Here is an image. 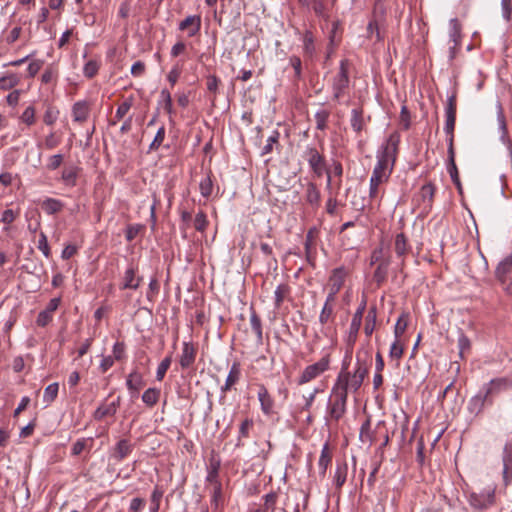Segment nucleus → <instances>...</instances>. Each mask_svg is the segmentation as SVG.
<instances>
[{
	"label": "nucleus",
	"instance_id": "obj_10",
	"mask_svg": "<svg viewBox=\"0 0 512 512\" xmlns=\"http://www.w3.org/2000/svg\"><path fill=\"white\" fill-rule=\"evenodd\" d=\"M133 444L127 439H121L111 450L110 459L119 463L128 457L133 451Z\"/></svg>",
	"mask_w": 512,
	"mask_h": 512
},
{
	"label": "nucleus",
	"instance_id": "obj_44",
	"mask_svg": "<svg viewBox=\"0 0 512 512\" xmlns=\"http://www.w3.org/2000/svg\"><path fill=\"white\" fill-rule=\"evenodd\" d=\"M330 113L327 110H319L315 114L316 128L318 130H325Z\"/></svg>",
	"mask_w": 512,
	"mask_h": 512
},
{
	"label": "nucleus",
	"instance_id": "obj_9",
	"mask_svg": "<svg viewBox=\"0 0 512 512\" xmlns=\"http://www.w3.org/2000/svg\"><path fill=\"white\" fill-rule=\"evenodd\" d=\"M305 158L316 176L321 177L325 171L324 157L317 151L316 148L307 147L305 150Z\"/></svg>",
	"mask_w": 512,
	"mask_h": 512
},
{
	"label": "nucleus",
	"instance_id": "obj_3",
	"mask_svg": "<svg viewBox=\"0 0 512 512\" xmlns=\"http://www.w3.org/2000/svg\"><path fill=\"white\" fill-rule=\"evenodd\" d=\"M349 61L343 59L340 62L339 71L331 80V88L334 100H339L344 96L346 89L349 87Z\"/></svg>",
	"mask_w": 512,
	"mask_h": 512
},
{
	"label": "nucleus",
	"instance_id": "obj_64",
	"mask_svg": "<svg viewBox=\"0 0 512 512\" xmlns=\"http://www.w3.org/2000/svg\"><path fill=\"white\" fill-rule=\"evenodd\" d=\"M289 64L294 69L295 77L300 78L301 77V68H302L301 59L298 56H291L289 59Z\"/></svg>",
	"mask_w": 512,
	"mask_h": 512
},
{
	"label": "nucleus",
	"instance_id": "obj_20",
	"mask_svg": "<svg viewBox=\"0 0 512 512\" xmlns=\"http://www.w3.org/2000/svg\"><path fill=\"white\" fill-rule=\"evenodd\" d=\"M503 478L505 484H508L512 480V447L505 445L503 450Z\"/></svg>",
	"mask_w": 512,
	"mask_h": 512
},
{
	"label": "nucleus",
	"instance_id": "obj_60",
	"mask_svg": "<svg viewBox=\"0 0 512 512\" xmlns=\"http://www.w3.org/2000/svg\"><path fill=\"white\" fill-rule=\"evenodd\" d=\"M53 319V315L45 310L41 311L36 319V323L40 327H45L48 325Z\"/></svg>",
	"mask_w": 512,
	"mask_h": 512
},
{
	"label": "nucleus",
	"instance_id": "obj_12",
	"mask_svg": "<svg viewBox=\"0 0 512 512\" xmlns=\"http://www.w3.org/2000/svg\"><path fill=\"white\" fill-rule=\"evenodd\" d=\"M197 349L191 342H183L179 363L182 369H189L196 359Z\"/></svg>",
	"mask_w": 512,
	"mask_h": 512
},
{
	"label": "nucleus",
	"instance_id": "obj_58",
	"mask_svg": "<svg viewBox=\"0 0 512 512\" xmlns=\"http://www.w3.org/2000/svg\"><path fill=\"white\" fill-rule=\"evenodd\" d=\"M279 138V132L274 131L273 134L267 139L266 144L262 148V155H266L272 152L273 145L277 143Z\"/></svg>",
	"mask_w": 512,
	"mask_h": 512
},
{
	"label": "nucleus",
	"instance_id": "obj_14",
	"mask_svg": "<svg viewBox=\"0 0 512 512\" xmlns=\"http://www.w3.org/2000/svg\"><path fill=\"white\" fill-rule=\"evenodd\" d=\"M257 396L260 402L261 411L265 415H271L273 413L274 400L269 394L267 388L263 384H260L258 386Z\"/></svg>",
	"mask_w": 512,
	"mask_h": 512
},
{
	"label": "nucleus",
	"instance_id": "obj_32",
	"mask_svg": "<svg viewBox=\"0 0 512 512\" xmlns=\"http://www.w3.org/2000/svg\"><path fill=\"white\" fill-rule=\"evenodd\" d=\"M450 26V41L453 42V49L459 45V41L461 38V25L459 21L456 18H453L449 22Z\"/></svg>",
	"mask_w": 512,
	"mask_h": 512
},
{
	"label": "nucleus",
	"instance_id": "obj_54",
	"mask_svg": "<svg viewBox=\"0 0 512 512\" xmlns=\"http://www.w3.org/2000/svg\"><path fill=\"white\" fill-rule=\"evenodd\" d=\"M58 75V71L53 66H49L45 69L44 73L41 76V81L44 84H49L53 82Z\"/></svg>",
	"mask_w": 512,
	"mask_h": 512
},
{
	"label": "nucleus",
	"instance_id": "obj_1",
	"mask_svg": "<svg viewBox=\"0 0 512 512\" xmlns=\"http://www.w3.org/2000/svg\"><path fill=\"white\" fill-rule=\"evenodd\" d=\"M399 143L400 135L397 132L392 133L387 139L383 150L377 155V163L370 178L369 198L371 200L378 199L380 185L385 183L390 177Z\"/></svg>",
	"mask_w": 512,
	"mask_h": 512
},
{
	"label": "nucleus",
	"instance_id": "obj_36",
	"mask_svg": "<svg viewBox=\"0 0 512 512\" xmlns=\"http://www.w3.org/2000/svg\"><path fill=\"white\" fill-rule=\"evenodd\" d=\"M252 427H253L252 419L246 418L244 421H242V423L240 424V427H239V436H238V440H237V444H236L238 447L244 445V443L242 442V439L249 437V433H250V430L252 429Z\"/></svg>",
	"mask_w": 512,
	"mask_h": 512
},
{
	"label": "nucleus",
	"instance_id": "obj_34",
	"mask_svg": "<svg viewBox=\"0 0 512 512\" xmlns=\"http://www.w3.org/2000/svg\"><path fill=\"white\" fill-rule=\"evenodd\" d=\"M93 445V438L78 439L71 448V453L74 456L80 455L84 450H90Z\"/></svg>",
	"mask_w": 512,
	"mask_h": 512
},
{
	"label": "nucleus",
	"instance_id": "obj_26",
	"mask_svg": "<svg viewBox=\"0 0 512 512\" xmlns=\"http://www.w3.org/2000/svg\"><path fill=\"white\" fill-rule=\"evenodd\" d=\"M332 453L329 449L328 444H325L321 450V454L318 460L319 475L325 477L326 471L331 464Z\"/></svg>",
	"mask_w": 512,
	"mask_h": 512
},
{
	"label": "nucleus",
	"instance_id": "obj_27",
	"mask_svg": "<svg viewBox=\"0 0 512 512\" xmlns=\"http://www.w3.org/2000/svg\"><path fill=\"white\" fill-rule=\"evenodd\" d=\"M240 364L238 362H234L230 368V371L227 375L224 386L221 388L222 392H227L231 389V387L236 384L240 379Z\"/></svg>",
	"mask_w": 512,
	"mask_h": 512
},
{
	"label": "nucleus",
	"instance_id": "obj_43",
	"mask_svg": "<svg viewBox=\"0 0 512 512\" xmlns=\"http://www.w3.org/2000/svg\"><path fill=\"white\" fill-rule=\"evenodd\" d=\"M19 82V78L15 74H10L0 78V89L9 90L15 87Z\"/></svg>",
	"mask_w": 512,
	"mask_h": 512
},
{
	"label": "nucleus",
	"instance_id": "obj_45",
	"mask_svg": "<svg viewBox=\"0 0 512 512\" xmlns=\"http://www.w3.org/2000/svg\"><path fill=\"white\" fill-rule=\"evenodd\" d=\"M171 362H172V357L171 356L165 357L160 362V364L158 365L157 371H156V379L158 381H162L163 380L167 370L169 369V367L171 365Z\"/></svg>",
	"mask_w": 512,
	"mask_h": 512
},
{
	"label": "nucleus",
	"instance_id": "obj_48",
	"mask_svg": "<svg viewBox=\"0 0 512 512\" xmlns=\"http://www.w3.org/2000/svg\"><path fill=\"white\" fill-rule=\"evenodd\" d=\"M207 216L203 211H199L194 219V227L199 232H204L208 226Z\"/></svg>",
	"mask_w": 512,
	"mask_h": 512
},
{
	"label": "nucleus",
	"instance_id": "obj_2",
	"mask_svg": "<svg viewBox=\"0 0 512 512\" xmlns=\"http://www.w3.org/2000/svg\"><path fill=\"white\" fill-rule=\"evenodd\" d=\"M365 357L362 359L360 352L357 353L356 356V367L353 373L347 370L345 365L342 366V369L337 377L336 385L339 388H343L344 391L348 394V391L356 392L361 387L365 377L368 374V360L369 354L368 352H364Z\"/></svg>",
	"mask_w": 512,
	"mask_h": 512
},
{
	"label": "nucleus",
	"instance_id": "obj_8",
	"mask_svg": "<svg viewBox=\"0 0 512 512\" xmlns=\"http://www.w3.org/2000/svg\"><path fill=\"white\" fill-rule=\"evenodd\" d=\"M493 402L481 389L476 395L471 397L467 404V410L470 414L475 416L480 415L486 406H492Z\"/></svg>",
	"mask_w": 512,
	"mask_h": 512
},
{
	"label": "nucleus",
	"instance_id": "obj_19",
	"mask_svg": "<svg viewBox=\"0 0 512 512\" xmlns=\"http://www.w3.org/2000/svg\"><path fill=\"white\" fill-rule=\"evenodd\" d=\"M142 281L141 277H136V270L134 267L130 266L126 269L124 276H123V282L120 286L121 289H138L140 286V283Z\"/></svg>",
	"mask_w": 512,
	"mask_h": 512
},
{
	"label": "nucleus",
	"instance_id": "obj_51",
	"mask_svg": "<svg viewBox=\"0 0 512 512\" xmlns=\"http://www.w3.org/2000/svg\"><path fill=\"white\" fill-rule=\"evenodd\" d=\"M21 121L28 126H31L35 123V108L30 105L28 106L22 113L20 117Z\"/></svg>",
	"mask_w": 512,
	"mask_h": 512
},
{
	"label": "nucleus",
	"instance_id": "obj_18",
	"mask_svg": "<svg viewBox=\"0 0 512 512\" xmlns=\"http://www.w3.org/2000/svg\"><path fill=\"white\" fill-rule=\"evenodd\" d=\"M497 121L499 124V128L501 130L500 139H501L502 143L511 152L512 141L509 139V137L507 135L506 119H505L502 105L499 102L497 103Z\"/></svg>",
	"mask_w": 512,
	"mask_h": 512
},
{
	"label": "nucleus",
	"instance_id": "obj_30",
	"mask_svg": "<svg viewBox=\"0 0 512 512\" xmlns=\"http://www.w3.org/2000/svg\"><path fill=\"white\" fill-rule=\"evenodd\" d=\"M456 122V115L446 114V121L444 131L447 134L448 147H454V128Z\"/></svg>",
	"mask_w": 512,
	"mask_h": 512
},
{
	"label": "nucleus",
	"instance_id": "obj_4",
	"mask_svg": "<svg viewBox=\"0 0 512 512\" xmlns=\"http://www.w3.org/2000/svg\"><path fill=\"white\" fill-rule=\"evenodd\" d=\"M347 397L348 394L342 387L333 386L328 406V414L331 419L338 421L345 414Z\"/></svg>",
	"mask_w": 512,
	"mask_h": 512
},
{
	"label": "nucleus",
	"instance_id": "obj_33",
	"mask_svg": "<svg viewBox=\"0 0 512 512\" xmlns=\"http://www.w3.org/2000/svg\"><path fill=\"white\" fill-rule=\"evenodd\" d=\"M42 208L47 214L52 215L63 209V203L54 198H47L43 201Z\"/></svg>",
	"mask_w": 512,
	"mask_h": 512
},
{
	"label": "nucleus",
	"instance_id": "obj_35",
	"mask_svg": "<svg viewBox=\"0 0 512 512\" xmlns=\"http://www.w3.org/2000/svg\"><path fill=\"white\" fill-rule=\"evenodd\" d=\"M160 397V390L157 388H148L142 395V401L149 407L157 404Z\"/></svg>",
	"mask_w": 512,
	"mask_h": 512
},
{
	"label": "nucleus",
	"instance_id": "obj_62",
	"mask_svg": "<svg viewBox=\"0 0 512 512\" xmlns=\"http://www.w3.org/2000/svg\"><path fill=\"white\" fill-rule=\"evenodd\" d=\"M333 305H324L319 316L321 324H326L333 314Z\"/></svg>",
	"mask_w": 512,
	"mask_h": 512
},
{
	"label": "nucleus",
	"instance_id": "obj_57",
	"mask_svg": "<svg viewBox=\"0 0 512 512\" xmlns=\"http://www.w3.org/2000/svg\"><path fill=\"white\" fill-rule=\"evenodd\" d=\"M305 53L312 55L315 51L313 36L310 32H306L303 38Z\"/></svg>",
	"mask_w": 512,
	"mask_h": 512
},
{
	"label": "nucleus",
	"instance_id": "obj_56",
	"mask_svg": "<svg viewBox=\"0 0 512 512\" xmlns=\"http://www.w3.org/2000/svg\"><path fill=\"white\" fill-rule=\"evenodd\" d=\"M164 138H165V128H164V126H161L158 129L153 141L150 144V150L158 149L161 146V144L163 143Z\"/></svg>",
	"mask_w": 512,
	"mask_h": 512
},
{
	"label": "nucleus",
	"instance_id": "obj_6",
	"mask_svg": "<svg viewBox=\"0 0 512 512\" xmlns=\"http://www.w3.org/2000/svg\"><path fill=\"white\" fill-rule=\"evenodd\" d=\"M481 389L494 403V398L497 395L512 389V379L509 377L493 378L488 383L484 384Z\"/></svg>",
	"mask_w": 512,
	"mask_h": 512
},
{
	"label": "nucleus",
	"instance_id": "obj_47",
	"mask_svg": "<svg viewBox=\"0 0 512 512\" xmlns=\"http://www.w3.org/2000/svg\"><path fill=\"white\" fill-rule=\"evenodd\" d=\"M99 63L96 60H89L83 68V74L87 78H93L99 70Z\"/></svg>",
	"mask_w": 512,
	"mask_h": 512
},
{
	"label": "nucleus",
	"instance_id": "obj_63",
	"mask_svg": "<svg viewBox=\"0 0 512 512\" xmlns=\"http://www.w3.org/2000/svg\"><path fill=\"white\" fill-rule=\"evenodd\" d=\"M406 328L407 320L404 316L399 317L394 328L395 337L399 338L405 332Z\"/></svg>",
	"mask_w": 512,
	"mask_h": 512
},
{
	"label": "nucleus",
	"instance_id": "obj_55",
	"mask_svg": "<svg viewBox=\"0 0 512 512\" xmlns=\"http://www.w3.org/2000/svg\"><path fill=\"white\" fill-rule=\"evenodd\" d=\"M403 351H404V349H403L402 344L400 343L398 338H396V340L391 344V347H390V351H389L390 357L398 360L402 357Z\"/></svg>",
	"mask_w": 512,
	"mask_h": 512
},
{
	"label": "nucleus",
	"instance_id": "obj_39",
	"mask_svg": "<svg viewBox=\"0 0 512 512\" xmlns=\"http://www.w3.org/2000/svg\"><path fill=\"white\" fill-rule=\"evenodd\" d=\"M290 293V288L286 284H280L277 286L274 292V298H275V307L278 309L280 308L283 301L286 299V297Z\"/></svg>",
	"mask_w": 512,
	"mask_h": 512
},
{
	"label": "nucleus",
	"instance_id": "obj_37",
	"mask_svg": "<svg viewBox=\"0 0 512 512\" xmlns=\"http://www.w3.org/2000/svg\"><path fill=\"white\" fill-rule=\"evenodd\" d=\"M376 308L372 307L369 309L365 320L364 332L367 336H371L376 326Z\"/></svg>",
	"mask_w": 512,
	"mask_h": 512
},
{
	"label": "nucleus",
	"instance_id": "obj_50",
	"mask_svg": "<svg viewBox=\"0 0 512 512\" xmlns=\"http://www.w3.org/2000/svg\"><path fill=\"white\" fill-rule=\"evenodd\" d=\"M250 325H251L252 330L255 332L258 340L261 341L262 340L261 320L255 312H253L250 316Z\"/></svg>",
	"mask_w": 512,
	"mask_h": 512
},
{
	"label": "nucleus",
	"instance_id": "obj_11",
	"mask_svg": "<svg viewBox=\"0 0 512 512\" xmlns=\"http://www.w3.org/2000/svg\"><path fill=\"white\" fill-rule=\"evenodd\" d=\"M494 501L493 491H484L481 493L472 492L469 495V503L476 509H485L492 505Z\"/></svg>",
	"mask_w": 512,
	"mask_h": 512
},
{
	"label": "nucleus",
	"instance_id": "obj_46",
	"mask_svg": "<svg viewBox=\"0 0 512 512\" xmlns=\"http://www.w3.org/2000/svg\"><path fill=\"white\" fill-rule=\"evenodd\" d=\"M58 116L59 111L55 107L49 106L43 115V121L46 125L52 126L57 121Z\"/></svg>",
	"mask_w": 512,
	"mask_h": 512
},
{
	"label": "nucleus",
	"instance_id": "obj_49",
	"mask_svg": "<svg viewBox=\"0 0 512 512\" xmlns=\"http://www.w3.org/2000/svg\"><path fill=\"white\" fill-rule=\"evenodd\" d=\"M471 342L469 338L464 334L460 333L458 337V348H459V355L461 358H464L465 353L470 350Z\"/></svg>",
	"mask_w": 512,
	"mask_h": 512
},
{
	"label": "nucleus",
	"instance_id": "obj_5",
	"mask_svg": "<svg viewBox=\"0 0 512 512\" xmlns=\"http://www.w3.org/2000/svg\"><path fill=\"white\" fill-rule=\"evenodd\" d=\"M330 365V356L327 354L324 357H322L318 362L308 365L303 372L301 373L300 377L298 378V384L303 385L306 384L317 377H319L321 374H323L325 371L329 369Z\"/></svg>",
	"mask_w": 512,
	"mask_h": 512
},
{
	"label": "nucleus",
	"instance_id": "obj_7",
	"mask_svg": "<svg viewBox=\"0 0 512 512\" xmlns=\"http://www.w3.org/2000/svg\"><path fill=\"white\" fill-rule=\"evenodd\" d=\"M366 308V301H362L357 310L355 311L352 321L350 323L349 331L346 337V344L349 350H352L356 340L359 329L362 324L363 314Z\"/></svg>",
	"mask_w": 512,
	"mask_h": 512
},
{
	"label": "nucleus",
	"instance_id": "obj_21",
	"mask_svg": "<svg viewBox=\"0 0 512 512\" xmlns=\"http://www.w3.org/2000/svg\"><path fill=\"white\" fill-rule=\"evenodd\" d=\"M512 272V254L507 255L503 258L495 269V277L498 280H503L505 282V278H510L509 274Z\"/></svg>",
	"mask_w": 512,
	"mask_h": 512
},
{
	"label": "nucleus",
	"instance_id": "obj_41",
	"mask_svg": "<svg viewBox=\"0 0 512 512\" xmlns=\"http://www.w3.org/2000/svg\"><path fill=\"white\" fill-rule=\"evenodd\" d=\"M58 383H52L45 388L43 400L45 403H52L58 395Z\"/></svg>",
	"mask_w": 512,
	"mask_h": 512
},
{
	"label": "nucleus",
	"instance_id": "obj_52",
	"mask_svg": "<svg viewBox=\"0 0 512 512\" xmlns=\"http://www.w3.org/2000/svg\"><path fill=\"white\" fill-rule=\"evenodd\" d=\"M131 107L132 101L130 99L123 101L116 110L115 119L117 121L121 120L129 112Z\"/></svg>",
	"mask_w": 512,
	"mask_h": 512
},
{
	"label": "nucleus",
	"instance_id": "obj_59",
	"mask_svg": "<svg viewBox=\"0 0 512 512\" xmlns=\"http://www.w3.org/2000/svg\"><path fill=\"white\" fill-rule=\"evenodd\" d=\"M213 185L209 177L204 178L200 182V193L203 197H209L212 193Z\"/></svg>",
	"mask_w": 512,
	"mask_h": 512
},
{
	"label": "nucleus",
	"instance_id": "obj_29",
	"mask_svg": "<svg viewBox=\"0 0 512 512\" xmlns=\"http://www.w3.org/2000/svg\"><path fill=\"white\" fill-rule=\"evenodd\" d=\"M394 250L398 257L405 256L409 250L408 239L404 233H399L395 237Z\"/></svg>",
	"mask_w": 512,
	"mask_h": 512
},
{
	"label": "nucleus",
	"instance_id": "obj_25",
	"mask_svg": "<svg viewBox=\"0 0 512 512\" xmlns=\"http://www.w3.org/2000/svg\"><path fill=\"white\" fill-rule=\"evenodd\" d=\"M346 277V272L343 268H336L333 270L328 283L329 290L339 292L342 288Z\"/></svg>",
	"mask_w": 512,
	"mask_h": 512
},
{
	"label": "nucleus",
	"instance_id": "obj_22",
	"mask_svg": "<svg viewBox=\"0 0 512 512\" xmlns=\"http://www.w3.org/2000/svg\"><path fill=\"white\" fill-rule=\"evenodd\" d=\"M435 194V186L432 183L424 184L419 191V198L424 205L425 210H429L432 207L433 198Z\"/></svg>",
	"mask_w": 512,
	"mask_h": 512
},
{
	"label": "nucleus",
	"instance_id": "obj_16",
	"mask_svg": "<svg viewBox=\"0 0 512 512\" xmlns=\"http://www.w3.org/2000/svg\"><path fill=\"white\" fill-rule=\"evenodd\" d=\"M348 474V464L345 460L337 461L336 468L333 475V485L335 489L340 492L342 486L345 484Z\"/></svg>",
	"mask_w": 512,
	"mask_h": 512
},
{
	"label": "nucleus",
	"instance_id": "obj_53",
	"mask_svg": "<svg viewBox=\"0 0 512 512\" xmlns=\"http://www.w3.org/2000/svg\"><path fill=\"white\" fill-rule=\"evenodd\" d=\"M37 248L43 253L46 258L50 257V247L48 245L47 236L44 232H40Z\"/></svg>",
	"mask_w": 512,
	"mask_h": 512
},
{
	"label": "nucleus",
	"instance_id": "obj_42",
	"mask_svg": "<svg viewBox=\"0 0 512 512\" xmlns=\"http://www.w3.org/2000/svg\"><path fill=\"white\" fill-rule=\"evenodd\" d=\"M220 468V463L218 461H212L208 468V474L206 477V481L211 484L220 483L218 480V471Z\"/></svg>",
	"mask_w": 512,
	"mask_h": 512
},
{
	"label": "nucleus",
	"instance_id": "obj_28",
	"mask_svg": "<svg viewBox=\"0 0 512 512\" xmlns=\"http://www.w3.org/2000/svg\"><path fill=\"white\" fill-rule=\"evenodd\" d=\"M145 385L143 376L138 371H132L126 380V386L131 392H138Z\"/></svg>",
	"mask_w": 512,
	"mask_h": 512
},
{
	"label": "nucleus",
	"instance_id": "obj_17",
	"mask_svg": "<svg viewBox=\"0 0 512 512\" xmlns=\"http://www.w3.org/2000/svg\"><path fill=\"white\" fill-rule=\"evenodd\" d=\"M90 113L89 104L86 101H78L72 106V117L74 122L84 123Z\"/></svg>",
	"mask_w": 512,
	"mask_h": 512
},
{
	"label": "nucleus",
	"instance_id": "obj_13",
	"mask_svg": "<svg viewBox=\"0 0 512 512\" xmlns=\"http://www.w3.org/2000/svg\"><path fill=\"white\" fill-rule=\"evenodd\" d=\"M201 16L190 15L179 23V30L187 31L189 37L197 35L201 29Z\"/></svg>",
	"mask_w": 512,
	"mask_h": 512
},
{
	"label": "nucleus",
	"instance_id": "obj_38",
	"mask_svg": "<svg viewBox=\"0 0 512 512\" xmlns=\"http://www.w3.org/2000/svg\"><path fill=\"white\" fill-rule=\"evenodd\" d=\"M350 122H351V127L355 132H357V133L361 132L364 127V119H363L362 111L359 109H353L351 112Z\"/></svg>",
	"mask_w": 512,
	"mask_h": 512
},
{
	"label": "nucleus",
	"instance_id": "obj_40",
	"mask_svg": "<svg viewBox=\"0 0 512 512\" xmlns=\"http://www.w3.org/2000/svg\"><path fill=\"white\" fill-rule=\"evenodd\" d=\"M77 174L78 172L76 167L66 168L62 172V180L66 185L74 186L76 184Z\"/></svg>",
	"mask_w": 512,
	"mask_h": 512
},
{
	"label": "nucleus",
	"instance_id": "obj_15",
	"mask_svg": "<svg viewBox=\"0 0 512 512\" xmlns=\"http://www.w3.org/2000/svg\"><path fill=\"white\" fill-rule=\"evenodd\" d=\"M120 405V398L118 397L116 401L111 403L103 402L99 405V407L94 411L93 418L95 420H102L107 416H114L117 412V409Z\"/></svg>",
	"mask_w": 512,
	"mask_h": 512
},
{
	"label": "nucleus",
	"instance_id": "obj_23",
	"mask_svg": "<svg viewBox=\"0 0 512 512\" xmlns=\"http://www.w3.org/2000/svg\"><path fill=\"white\" fill-rule=\"evenodd\" d=\"M321 194L316 184L309 182L306 187L305 200L313 209L320 205Z\"/></svg>",
	"mask_w": 512,
	"mask_h": 512
},
{
	"label": "nucleus",
	"instance_id": "obj_31",
	"mask_svg": "<svg viewBox=\"0 0 512 512\" xmlns=\"http://www.w3.org/2000/svg\"><path fill=\"white\" fill-rule=\"evenodd\" d=\"M389 265L390 259L386 258L375 269L373 277L378 285H381L386 280Z\"/></svg>",
	"mask_w": 512,
	"mask_h": 512
},
{
	"label": "nucleus",
	"instance_id": "obj_24",
	"mask_svg": "<svg viewBox=\"0 0 512 512\" xmlns=\"http://www.w3.org/2000/svg\"><path fill=\"white\" fill-rule=\"evenodd\" d=\"M448 172L453 183L457 186L459 190H461V183L459 179L458 169L455 163V151L454 147H448Z\"/></svg>",
	"mask_w": 512,
	"mask_h": 512
},
{
	"label": "nucleus",
	"instance_id": "obj_61",
	"mask_svg": "<svg viewBox=\"0 0 512 512\" xmlns=\"http://www.w3.org/2000/svg\"><path fill=\"white\" fill-rule=\"evenodd\" d=\"M63 159H64V157L62 154H55V155L51 156L47 163V169L56 170L63 163Z\"/></svg>",
	"mask_w": 512,
	"mask_h": 512
}]
</instances>
